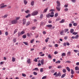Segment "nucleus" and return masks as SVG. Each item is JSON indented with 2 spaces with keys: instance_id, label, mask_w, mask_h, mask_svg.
<instances>
[{
  "instance_id": "obj_4",
  "label": "nucleus",
  "mask_w": 79,
  "mask_h": 79,
  "mask_svg": "<svg viewBox=\"0 0 79 79\" xmlns=\"http://www.w3.org/2000/svg\"><path fill=\"white\" fill-rule=\"evenodd\" d=\"M57 4V6H60L61 5L60 2H59V1H57L56 2Z\"/></svg>"
},
{
  "instance_id": "obj_18",
  "label": "nucleus",
  "mask_w": 79,
  "mask_h": 79,
  "mask_svg": "<svg viewBox=\"0 0 79 79\" xmlns=\"http://www.w3.org/2000/svg\"><path fill=\"white\" fill-rule=\"evenodd\" d=\"M7 16H8V15H4V16H2V18L5 19V18H6L7 17Z\"/></svg>"
},
{
  "instance_id": "obj_5",
  "label": "nucleus",
  "mask_w": 79,
  "mask_h": 79,
  "mask_svg": "<svg viewBox=\"0 0 79 79\" xmlns=\"http://www.w3.org/2000/svg\"><path fill=\"white\" fill-rule=\"evenodd\" d=\"M44 59H42L41 61V63L42 65H44Z\"/></svg>"
},
{
  "instance_id": "obj_63",
  "label": "nucleus",
  "mask_w": 79,
  "mask_h": 79,
  "mask_svg": "<svg viewBox=\"0 0 79 79\" xmlns=\"http://www.w3.org/2000/svg\"><path fill=\"white\" fill-rule=\"evenodd\" d=\"M68 5H65L64 6V7L65 8H67V7H68Z\"/></svg>"
},
{
  "instance_id": "obj_14",
  "label": "nucleus",
  "mask_w": 79,
  "mask_h": 79,
  "mask_svg": "<svg viewBox=\"0 0 79 79\" xmlns=\"http://www.w3.org/2000/svg\"><path fill=\"white\" fill-rule=\"evenodd\" d=\"M68 31H69V29H64L65 33H66V32H68Z\"/></svg>"
},
{
  "instance_id": "obj_11",
  "label": "nucleus",
  "mask_w": 79,
  "mask_h": 79,
  "mask_svg": "<svg viewBox=\"0 0 79 79\" xmlns=\"http://www.w3.org/2000/svg\"><path fill=\"white\" fill-rule=\"evenodd\" d=\"M23 2L25 5H27V2L26 0H23Z\"/></svg>"
},
{
  "instance_id": "obj_10",
  "label": "nucleus",
  "mask_w": 79,
  "mask_h": 79,
  "mask_svg": "<svg viewBox=\"0 0 79 79\" xmlns=\"http://www.w3.org/2000/svg\"><path fill=\"white\" fill-rule=\"evenodd\" d=\"M47 10H48V8L45 9L43 11V13H46Z\"/></svg>"
},
{
  "instance_id": "obj_57",
  "label": "nucleus",
  "mask_w": 79,
  "mask_h": 79,
  "mask_svg": "<svg viewBox=\"0 0 79 79\" xmlns=\"http://www.w3.org/2000/svg\"><path fill=\"white\" fill-rule=\"evenodd\" d=\"M69 27H72V24H71V23H70V24H69Z\"/></svg>"
},
{
  "instance_id": "obj_28",
  "label": "nucleus",
  "mask_w": 79,
  "mask_h": 79,
  "mask_svg": "<svg viewBox=\"0 0 79 79\" xmlns=\"http://www.w3.org/2000/svg\"><path fill=\"white\" fill-rule=\"evenodd\" d=\"M73 26H77V23H74Z\"/></svg>"
},
{
  "instance_id": "obj_58",
  "label": "nucleus",
  "mask_w": 79,
  "mask_h": 79,
  "mask_svg": "<svg viewBox=\"0 0 79 79\" xmlns=\"http://www.w3.org/2000/svg\"><path fill=\"white\" fill-rule=\"evenodd\" d=\"M45 55V54H41L40 55V56H44Z\"/></svg>"
},
{
  "instance_id": "obj_3",
  "label": "nucleus",
  "mask_w": 79,
  "mask_h": 79,
  "mask_svg": "<svg viewBox=\"0 0 79 79\" xmlns=\"http://www.w3.org/2000/svg\"><path fill=\"white\" fill-rule=\"evenodd\" d=\"M11 23L12 24H15L18 23V21L16 20H14L11 21Z\"/></svg>"
},
{
  "instance_id": "obj_55",
  "label": "nucleus",
  "mask_w": 79,
  "mask_h": 79,
  "mask_svg": "<svg viewBox=\"0 0 79 79\" xmlns=\"http://www.w3.org/2000/svg\"><path fill=\"white\" fill-rule=\"evenodd\" d=\"M58 13H56L55 15V17H57L58 16Z\"/></svg>"
},
{
  "instance_id": "obj_43",
  "label": "nucleus",
  "mask_w": 79,
  "mask_h": 79,
  "mask_svg": "<svg viewBox=\"0 0 79 79\" xmlns=\"http://www.w3.org/2000/svg\"><path fill=\"white\" fill-rule=\"evenodd\" d=\"M13 42H15V43L16 42V39L14 38L13 39Z\"/></svg>"
},
{
  "instance_id": "obj_34",
  "label": "nucleus",
  "mask_w": 79,
  "mask_h": 79,
  "mask_svg": "<svg viewBox=\"0 0 79 79\" xmlns=\"http://www.w3.org/2000/svg\"><path fill=\"white\" fill-rule=\"evenodd\" d=\"M71 62L70 61V60H67L65 62V63H71Z\"/></svg>"
},
{
  "instance_id": "obj_30",
  "label": "nucleus",
  "mask_w": 79,
  "mask_h": 79,
  "mask_svg": "<svg viewBox=\"0 0 79 79\" xmlns=\"http://www.w3.org/2000/svg\"><path fill=\"white\" fill-rule=\"evenodd\" d=\"M40 72L41 73H42V72H44V69L43 68H42L40 69Z\"/></svg>"
},
{
  "instance_id": "obj_16",
  "label": "nucleus",
  "mask_w": 79,
  "mask_h": 79,
  "mask_svg": "<svg viewBox=\"0 0 79 79\" xmlns=\"http://www.w3.org/2000/svg\"><path fill=\"white\" fill-rule=\"evenodd\" d=\"M56 9L57 11H60V7H56Z\"/></svg>"
},
{
  "instance_id": "obj_62",
  "label": "nucleus",
  "mask_w": 79,
  "mask_h": 79,
  "mask_svg": "<svg viewBox=\"0 0 79 79\" xmlns=\"http://www.w3.org/2000/svg\"><path fill=\"white\" fill-rule=\"evenodd\" d=\"M62 68V67H61V66H59L58 67V68L60 69V68Z\"/></svg>"
},
{
  "instance_id": "obj_25",
  "label": "nucleus",
  "mask_w": 79,
  "mask_h": 79,
  "mask_svg": "<svg viewBox=\"0 0 79 79\" xmlns=\"http://www.w3.org/2000/svg\"><path fill=\"white\" fill-rule=\"evenodd\" d=\"M62 71L64 73H65L66 72V70L65 69H63L62 70Z\"/></svg>"
},
{
  "instance_id": "obj_46",
  "label": "nucleus",
  "mask_w": 79,
  "mask_h": 79,
  "mask_svg": "<svg viewBox=\"0 0 79 79\" xmlns=\"http://www.w3.org/2000/svg\"><path fill=\"white\" fill-rule=\"evenodd\" d=\"M18 36H20V35H21V32H18Z\"/></svg>"
},
{
  "instance_id": "obj_56",
  "label": "nucleus",
  "mask_w": 79,
  "mask_h": 79,
  "mask_svg": "<svg viewBox=\"0 0 79 79\" xmlns=\"http://www.w3.org/2000/svg\"><path fill=\"white\" fill-rule=\"evenodd\" d=\"M51 73H55V70H51Z\"/></svg>"
},
{
  "instance_id": "obj_52",
  "label": "nucleus",
  "mask_w": 79,
  "mask_h": 79,
  "mask_svg": "<svg viewBox=\"0 0 79 79\" xmlns=\"http://www.w3.org/2000/svg\"><path fill=\"white\" fill-rule=\"evenodd\" d=\"M57 75V72H56L55 73H54L53 75L54 76H56Z\"/></svg>"
},
{
  "instance_id": "obj_53",
  "label": "nucleus",
  "mask_w": 79,
  "mask_h": 79,
  "mask_svg": "<svg viewBox=\"0 0 79 79\" xmlns=\"http://www.w3.org/2000/svg\"><path fill=\"white\" fill-rule=\"evenodd\" d=\"M64 10L65 11H67L68 10V8H65L64 9Z\"/></svg>"
},
{
  "instance_id": "obj_23",
  "label": "nucleus",
  "mask_w": 79,
  "mask_h": 79,
  "mask_svg": "<svg viewBox=\"0 0 79 79\" xmlns=\"http://www.w3.org/2000/svg\"><path fill=\"white\" fill-rule=\"evenodd\" d=\"M16 61V59H15V58H14L13 57H12V61L13 62H14Z\"/></svg>"
},
{
  "instance_id": "obj_15",
  "label": "nucleus",
  "mask_w": 79,
  "mask_h": 79,
  "mask_svg": "<svg viewBox=\"0 0 79 79\" xmlns=\"http://www.w3.org/2000/svg\"><path fill=\"white\" fill-rule=\"evenodd\" d=\"M64 22V19H62L61 21H60V23H63Z\"/></svg>"
},
{
  "instance_id": "obj_9",
  "label": "nucleus",
  "mask_w": 79,
  "mask_h": 79,
  "mask_svg": "<svg viewBox=\"0 0 79 79\" xmlns=\"http://www.w3.org/2000/svg\"><path fill=\"white\" fill-rule=\"evenodd\" d=\"M61 74L60 73H59L56 75V77H58V76H61Z\"/></svg>"
},
{
  "instance_id": "obj_60",
  "label": "nucleus",
  "mask_w": 79,
  "mask_h": 79,
  "mask_svg": "<svg viewBox=\"0 0 79 79\" xmlns=\"http://www.w3.org/2000/svg\"><path fill=\"white\" fill-rule=\"evenodd\" d=\"M63 45H64V46H66V43H64L63 44Z\"/></svg>"
},
{
  "instance_id": "obj_47",
  "label": "nucleus",
  "mask_w": 79,
  "mask_h": 79,
  "mask_svg": "<svg viewBox=\"0 0 79 79\" xmlns=\"http://www.w3.org/2000/svg\"><path fill=\"white\" fill-rule=\"evenodd\" d=\"M48 56L50 59H51V58H52V56H50V54H49L48 55Z\"/></svg>"
},
{
  "instance_id": "obj_59",
  "label": "nucleus",
  "mask_w": 79,
  "mask_h": 79,
  "mask_svg": "<svg viewBox=\"0 0 79 79\" xmlns=\"http://www.w3.org/2000/svg\"><path fill=\"white\" fill-rule=\"evenodd\" d=\"M71 1L73 3H74V2H76V0H71Z\"/></svg>"
},
{
  "instance_id": "obj_48",
  "label": "nucleus",
  "mask_w": 79,
  "mask_h": 79,
  "mask_svg": "<svg viewBox=\"0 0 79 79\" xmlns=\"http://www.w3.org/2000/svg\"><path fill=\"white\" fill-rule=\"evenodd\" d=\"M34 61L35 62H37V58H35V59L34 60Z\"/></svg>"
},
{
  "instance_id": "obj_49",
  "label": "nucleus",
  "mask_w": 79,
  "mask_h": 79,
  "mask_svg": "<svg viewBox=\"0 0 79 79\" xmlns=\"http://www.w3.org/2000/svg\"><path fill=\"white\" fill-rule=\"evenodd\" d=\"M36 28V27H32V29H33V30H34L35 28Z\"/></svg>"
},
{
  "instance_id": "obj_38",
  "label": "nucleus",
  "mask_w": 79,
  "mask_h": 79,
  "mask_svg": "<svg viewBox=\"0 0 79 79\" xmlns=\"http://www.w3.org/2000/svg\"><path fill=\"white\" fill-rule=\"evenodd\" d=\"M23 44H24L25 45H27L28 44L27 42H23Z\"/></svg>"
},
{
  "instance_id": "obj_33",
  "label": "nucleus",
  "mask_w": 79,
  "mask_h": 79,
  "mask_svg": "<svg viewBox=\"0 0 79 79\" xmlns=\"http://www.w3.org/2000/svg\"><path fill=\"white\" fill-rule=\"evenodd\" d=\"M5 34L6 36H7L8 35V31H6L5 32Z\"/></svg>"
},
{
  "instance_id": "obj_54",
  "label": "nucleus",
  "mask_w": 79,
  "mask_h": 79,
  "mask_svg": "<svg viewBox=\"0 0 79 79\" xmlns=\"http://www.w3.org/2000/svg\"><path fill=\"white\" fill-rule=\"evenodd\" d=\"M23 22H26V19H23Z\"/></svg>"
},
{
  "instance_id": "obj_40",
  "label": "nucleus",
  "mask_w": 79,
  "mask_h": 79,
  "mask_svg": "<svg viewBox=\"0 0 79 79\" xmlns=\"http://www.w3.org/2000/svg\"><path fill=\"white\" fill-rule=\"evenodd\" d=\"M65 55H66V53H63L61 55V56H65Z\"/></svg>"
},
{
  "instance_id": "obj_42",
  "label": "nucleus",
  "mask_w": 79,
  "mask_h": 79,
  "mask_svg": "<svg viewBox=\"0 0 79 79\" xmlns=\"http://www.w3.org/2000/svg\"><path fill=\"white\" fill-rule=\"evenodd\" d=\"M23 39H26V35H23Z\"/></svg>"
},
{
  "instance_id": "obj_7",
  "label": "nucleus",
  "mask_w": 79,
  "mask_h": 79,
  "mask_svg": "<svg viewBox=\"0 0 79 79\" xmlns=\"http://www.w3.org/2000/svg\"><path fill=\"white\" fill-rule=\"evenodd\" d=\"M63 33H64V30H62L60 31V35H64Z\"/></svg>"
},
{
  "instance_id": "obj_45",
  "label": "nucleus",
  "mask_w": 79,
  "mask_h": 79,
  "mask_svg": "<svg viewBox=\"0 0 79 79\" xmlns=\"http://www.w3.org/2000/svg\"><path fill=\"white\" fill-rule=\"evenodd\" d=\"M29 10H27V11H25V12L26 13H29Z\"/></svg>"
},
{
  "instance_id": "obj_32",
  "label": "nucleus",
  "mask_w": 79,
  "mask_h": 79,
  "mask_svg": "<svg viewBox=\"0 0 79 79\" xmlns=\"http://www.w3.org/2000/svg\"><path fill=\"white\" fill-rule=\"evenodd\" d=\"M33 74H34V75H35V76H36V75H37V73L35 72H33Z\"/></svg>"
},
{
  "instance_id": "obj_20",
  "label": "nucleus",
  "mask_w": 79,
  "mask_h": 79,
  "mask_svg": "<svg viewBox=\"0 0 79 79\" xmlns=\"http://www.w3.org/2000/svg\"><path fill=\"white\" fill-rule=\"evenodd\" d=\"M75 69L76 71H77V70H79V67L78 66L76 67L75 68Z\"/></svg>"
},
{
  "instance_id": "obj_17",
  "label": "nucleus",
  "mask_w": 79,
  "mask_h": 79,
  "mask_svg": "<svg viewBox=\"0 0 79 79\" xmlns=\"http://www.w3.org/2000/svg\"><path fill=\"white\" fill-rule=\"evenodd\" d=\"M31 6H34V1H32L31 2Z\"/></svg>"
},
{
  "instance_id": "obj_37",
  "label": "nucleus",
  "mask_w": 79,
  "mask_h": 79,
  "mask_svg": "<svg viewBox=\"0 0 79 79\" xmlns=\"http://www.w3.org/2000/svg\"><path fill=\"white\" fill-rule=\"evenodd\" d=\"M46 78H47V76H46L43 77L42 79H46Z\"/></svg>"
},
{
  "instance_id": "obj_31",
  "label": "nucleus",
  "mask_w": 79,
  "mask_h": 79,
  "mask_svg": "<svg viewBox=\"0 0 79 79\" xmlns=\"http://www.w3.org/2000/svg\"><path fill=\"white\" fill-rule=\"evenodd\" d=\"M29 24H30V22H29V21L27 22V23L26 25L29 26Z\"/></svg>"
},
{
  "instance_id": "obj_39",
  "label": "nucleus",
  "mask_w": 79,
  "mask_h": 79,
  "mask_svg": "<svg viewBox=\"0 0 79 79\" xmlns=\"http://www.w3.org/2000/svg\"><path fill=\"white\" fill-rule=\"evenodd\" d=\"M22 76L23 77H26V74H24V73H22Z\"/></svg>"
},
{
  "instance_id": "obj_13",
  "label": "nucleus",
  "mask_w": 79,
  "mask_h": 79,
  "mask_svg": "<svg viewBox=\"0 0 79 79\" xmlns=\"http://www.w3.org/2000/svg\"><path fill=\"white\" fill-rule=\"evenodd\" d=\"M66 69L69 72H70V71H71V70L69 68V67H66Z\"/></svg>"
},
{
  "instance_id": "obj_29",
  "label": "nucleus",
  "mask_w": 79,
  "mask_h": 79,
  "mask_svg": "<svg viewBox=\"0 0 79 79\" xmlns=\"http://www.w3.org/2000/svg\"><path fill=\"white\" fill-rule=\"evenodd\" d=\"M78 34V32H74L73 33V35H76V34Z\"/></svg>"
},
{
  "instance_id": "obj_2",
  "label": "nucleus",
  "mask_w": 79,
  "mask_h": 79,
  "mask_svg": "<svg viewBox=\"0 0 79 79\" xmlns=\"http://www.w3.org/2000/svg\"><path fill=\"white\" fill-rule=\"evenodd\" d=\"M38 12L37 11H34L32 13L31 15L32 16H36L38 14Z\"/></svg>"
},
{
  "instance_id": "obj_8",
  "label": "nucleus",
  "mask_w": 79,
  "mask_h": 79,
  "mask_svg": "<svg viewBox=\"0 0 79 79\" xmlns=\"http://www.w3.org/2000/svg\"><path fill=\"white\" fill-rule=\"evenodd\" d=\"M46 26L47 27H49V28L53 27V26H52V25H46Z\"/></svg>"
},
{
  "instance_id": "obj_61",
  "label": "nucleus",
  "mask_w": 79,
  "mask_h": 79,
  "mask_svg": "<svg viewBox=\"0 0 79 79\" xmlns=\"http://www.w3.org/2000/svg\"><path fill=\"white\" fill-rule=\"evenodd\" d=\"M38 66H41V64H40V63H39L38 64Z\"/></svg>"
},
{
  "instance_id": "obj_41",
  "label": "nucleus",
  "mask_w": 79,
  "mask_h": 79,
  "mask_svg": "<svg viewBox=\"0 0 79 79\" xmlns=\"http://www.w3.org/2000/svg\"><path fill=\"white\" fill-rule=\"evenodd\" d=\"M61 61L58 60L56 62V63H60Z\"/></svg>"
},
{
  "instance_id": "obj_36",
  "label": "nucleus",
  "mask_w": 79,
  "mask_h": 79,
  "mask_svg": "<svg viewBox=\"0 0 79 79\" xmlns=\"http://www.w3.org/2000/svg\"><path fill=\"white\" fill-rule=\"evenodd\" d=\"M21 35H23V34H24V31H22L21 32Z\"/></svg>"
},
{
  "instance_id": "obj_6",
  "label": "nucleus",
  "mask_w": 79,
  "mask_h": 79,
  "mask_svg": "<svg viewBox=\"0 0 79 79\" xmlns=\"http://www.w3.org/2000/svg\"><path fill=\"white\" fill-rule=\"evenodd\" d=\"M27 62L28 64H30V63H31V59H28L27 60Z\"/></svg>"
},
{
  "instance_id": "obj_27",
  "label": "nucleus",
  "mask_w": 79,
  "mask_h": 79,
  "mask_svg": "<svg viewBox=\"0 0 79 79\" xmlns=\"http://www.w3.org/2000/svg\"><path fill=\"white\" fill-rule=\"evenodd\" d=\"M5 6H6V5H3L1 6V8H4Z\"/></svg>"
},
{
  "instance_id": "obj_64",
  "label": "nucleus",
  "mask_w": 79,
  "mask_h": 79,
  "mask_svg": "<svg viewBox=\"0 0 79 79\" xmlns=\"http://www.w3.org/2000/svg\"><path fill=\"white\" fill-rule=\"evenodd\" d=\"M76 65H77V66H79V62H77L76 63Z\"/></svg>"
},
{
  "instance_id": "obj_35",
  "label": "nucleus",
  "mask_w": 79,
  "mask_h": 79,
  "mask_svg": "<svg viewBox=\"0 0 79 79\" xmlns=\"http://www.w3.org/2000/svg\"><path fill=\"white\" fill-rule=\"evenodd\" d=\"M20 18V17H17L16 18V20H15L17 21V20H18V19H19Z\"/></svg>"
},
{
  "instance_id": "obj_1",
  "label": "nucleus",
  "mask_w": 79,
  "mask_h": 79,
  "mask_svg": "<svg viewBox=\"0 0 79 79\" xmlns=\"http://www.w3.org/2000/svg\"><path fill=\"white\" fill-rule=\"evenodd\" d=\"M46 16L47 17V18H50V16L51 18H52V17L54 16V13L53 12H52L51 13V14L50 13H49L46 15Z\"/></svg>"
},
{
  "instance_id": "obj_19",
  "label": "nucleus",
  "mask_w": 79,
  "mask_h": 79,
  "mask_svg": "<svg viewBox=\"0 0 79 79\" xmlns=\"http://www.w3.org/2000/svg\"><path fill=\"white\" fill-rule=\"evenodd\" d=\"M74 72L73 69H71V74H74Z\"/></svg>"
},
{
  "instance_id": "obj_50",
  "label": "nucleus",
  "mask_w": 79,
  "mask_h": 79,
  "mask_svg": "<svg viewBox=\"0 0 79 79\" xmlns=\"http://www.w3.org/2000/svg\"><path fill=\"white\" fill-rule=\"evenodd\" d=\"M34 40L33 39L30 42L31 44H32V43H33V42H34Z\"/></svg>"
},
{
  "instance_id": "obj_12",
  "label": "nucleus",
  "mask_w": 79,
  "mask_h": 79,
  "mask_svg": "<svg viewBox=\"0 0 79 79\" xmlns=\"http://www.w3.org/2000/svg\"><path fill=\"white\" fill-rule=\"evenodd\" d=\"M65 76H66V73H64L62 75L61 77V78H63Z\"/></svg>"
},
{
  "instance_id": "obj_24",
  "label": "nucleus",
  "mask_w": 79,
  "mask_h": 79,
  "mask_svg": "<svg viewBox=\"0 0 79 79\" xmlns=\"http://www.w3.org/2000/svg\"><path fill=\"white\" fill-rule=\"evenodd\" d=\"M43 18H44V15H43V14H41L40 15V19H42Z\"/></svg>"
},
{
  "instance_id": "obj_51",
  "label": "nucleus",
  "mask_w": 79,
  "mask_h": 79,
  "mask_svg": "<svg viewBox=\"0 0 79 79\" xmlns=\"http://www.w3.org/2000/svg\"><path fill=\"white\" fill-rule=\"evenodd\" d=\"M74 51L75 53H77V52H78V51L77 50H74Z\"/></svg>"
},
{
  "instance_id": "obj_44",
  "label": "nucleus",
  "mask_w": 79,
  "mask_h": 79,
  "mask_svg": "<svg viewBox=\"0 0 79 79\" xmlns=\"http://www.w3.org/2000/svg\"><path fill=\"white\" fill-rule=\"evenodd\" d=\"M75 39H77L78 37H79V35H76L75 37Z\"/></svg>"
},
{
  "instance_id": "obj_21",
  "label": "nucleus",
  "mask_w": 79,
  "mask_h": 79,
  "mask_svg": "<svg viewBox=\"0 0 79 79\" xmlns=\"http://www.w3.org/2000/svg\"><path fill=\"white\" fill-rule=\"evenodd\" d=\"M70 32V33H71V34H72V33H73V32H74V29H71Z\"/></svg>"
},
{
  "instance_id": "obj_26",
  "label": "nucleus",
  "mask_w": 79,
  "mask_h": 79,
  "mask_svg": "<svg viewBox=\"0 0 79 79\" xmlns=\"http://www.w3.org/2000/svg\"><path fill=\"white\" fill-rule=\"evenodd\" d=\"M18 29H15V31H14V34H16V32H18Z\"/></svg>"
},
{
  "instance_id": "obj_22",
  "label": "nucleus",
  "mask_w": 79,
  "mask_h": 79,
  "mask_svg": "<svg viewBox=\"0 0 79 79\" xmlns=\"http://www.w3.org/2000/svg\"><path fill=\"white\" fill-rule=\"evenodd\" d=\"M71 53V52H69L67 53V56H70V54Z\"/></svg>"
}]
</instances>
